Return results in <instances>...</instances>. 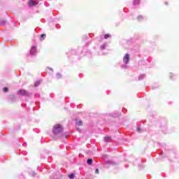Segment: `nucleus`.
<instances>
[{
    "mask_svg": "<svg viewBox=\"0 0 179 179\" xmlns=\"http://www.w3.org/2000/svg\"><path fill=\"white\" fill-rule=\"evenodd\" d=\"M76 125H78V127H82V125H83V122H82V120H79V119H76Z\"/></svg>",
    "mask_w": 179,
    "mask_h": 179,
    "instance_id": "nucleus-5",
    "label": "nucleus"
},
{
    "mask_svg": "<svg viewBox=\"0 0 179 179\" xmlns=\"http://www.w3.org/2000/svg\"><path fill=\"white\" fill-rule=\"evenodd\" d=\"M41 83L40 81H36L34 84L35 87H37V86H40V84Z\"/></svg>",
    "mask_w": 179,
    "mask_h": 179,
    "instance_id": "nucleus-11",
    "label": "nucleus"
},
{
    "mask_svg": "<svg viewBox=\"0 0 179 179\" xmlns=\"http://www.w3.org/2000/svg\"><path fill=\"white\" fill-rule=\"evenodd\" d=\"M138 17H142V16H139Z\"/></svg>",
    "mask_w": 179,
    "mask_h": 179,
    "instance_id": "nucleus-18",
    "label": "nucleus"
},
{
    "mask_svg": "<svg viewBox=\"0 0 179 179\" xmlns=\"http://www.w3.org/2000/svg\"><path fill=\"white\" fill-rule=\"evenodd\" d=\"M110 140H111V137H110V136H106V137L104 138L105 142H110Z\"/></svg>",
    "mask_w": 179,
    "mask_h": 179,
    "instance_id": "nucleus-8",
    "label": "nucleus"
},
{
    "mask_svg": "<svg viewBox=\"0 0 179 179\" xmlns=\"http://www.w3.org/2000/svg\"><path fill=\"white\" fill-rule=\"evenodd\" d=\"M29 6H34V5H37V3L34 0H29Z\"/></svg>",
    "mask_w": 179,
    "mask_h": 179,
    "instance_id": "nucleus-6",
    "label": "nucleus"
},
{
    "mask_svg": "<svg viewBox=\"0 0 179 179\" xmlns=\"http://www.w3.org/2000/svg\"><path fill=\"white\" fill-rule=\"evenodd\" d=\"M64 131V127L59 124H55L53 127V133L55 134H61Z\"/></svg>",
    "mask_w": 179,
    "mask_h": 179,
    "instance_id": "nucleus-1",
    "label": "nucleus"
},
{
    "mask_svg": "<svg viewBox=\"0 0 179 179\" xmlns=\"http://www.w3.org/2000/svg\"><path fill=\"white\" fill-rule=\"evenodd\" d=\"M30 176H31V177H34V176H36V173H34L33 171H31L30 172Z\"/></svg>",
    "mask_w": 179,
    "mask_h": 179,
    "instance_id": "nucleus-13",
    "label": "nucleus"
},
{
    "mask_svg": "<svg viewBox=\"0 0 179 179\" xmlns=\"http://www.w3.org/2000/svg\"><path fill=\"white\" fill-rule=\"evenodd\" d=\"M62 78V76L59 73H57L56 75V79L58 80L59 79H61Z\"/></svg>",
    "mask_w": 179,
    "mask_h": 179,
    "instance_id": "nucleus-9",
    "label": "nucleus"
},
{
    "mask_svg": "<svg viewBox=\"0 0 179 179\" xmlns=\"http://www.w3.org/2000/svg\"><path fill=\"white\" fill-rule=\"evenodd\" d=\"M8 88L7 87H4L3 88V92H4V93H6V92H8Z\"/></svg>",
    "mask_w": 179,
    "mask_h": 179,
    "instance_id": "nucleus-16",
    "label": "nucleus"
},
{
    "mask_svg": "<svg viewBox=\"0 0 179 179\" xmlns=\"http://www.w3.org/2000/svg\"><path fill=\"white\" fill-rule=\"evenodd\" d=\"M108 37H110V34H105L104 38L107 39V38H108Z\"/></svg>",
    "mask_w": 179,
    "mask_h": 179,
    "instance_id": "nucleus-15",
    "label": "nucleus"
},
{
    "mask_svg": "<svg viewBox=\"0 0 179 179\" xmlns=\"http://www.w3.org/2000/svg\"><path fill=\"white\" fill-rule=\"evenodd\" d=\"M18 93H20L21 96H29V92L26 90H20Z\"/></svg>",
    "mask_w": 179,
    "mask_h": 179,
    "instance_id": "nucleus-4",
    "label": "nucleus"
},
{
    "mask_svg": "<svg viewBox=\"0 0 179 179\" xmlns=\"http://www.w3.org/2000/svg\"><path fill=\"white\" fill-rule=\"evenodd\" d=\"M36 53L37 48H36V46H32L29 52L30 55H36Z\"/></svg>",
    "mask_w": 179,
    "mask_h": 179,
    "instance_id": "nucleus-2",
    "label": "nucleus"
},
{
    "mask_svg": "<svg viewBox=\"0 0 179 179\" xmlns=\"http://www.w3.org/2000/svg\"><path fill=\"white\" fill-rule=\"evenodd\" d=\"M41 38H43V40H44V38H45V37H46L45 34H41Z\"/></svg>",
    "mask_w": 179,
    "mask_h": 179,
    "instance_id": "nucleus-14",
    "label": "nucleus"
},
{
    "mask_svg": "<svg viewBox=\"0 0 179 179\" xmlns=\"http://www.w3.org/2000/svg\"><path fill=\"white\" fill-rule=\"evenodd\" d=\"M96 174H99V169H96L95 171Z\"/></svg>",
    "mask_w": 179,
    "mask_h": 179,
    "instance_id": "nucleus-17",
    "label": "nucleus"
},
{
    "mask_svg": "<svg viewBox=\"0 0 179 179\" xmlns=\"http://www.w3.org/2000/svg\"><path fill=\"white\" fill-rule=\"evenodd\" d=\"M87 164H92L93 163V159H88L87 161Z\"/></svg>",
    "mask_w": 179,
    "mask_h": 179,
    "instance_id": "nucleus-10",
    "label": "nucleus"
},
{
    "mask_svg": "<svg viewBox=\"0 0 179 179\" xmlns=\"http://www.w3.org/2000/svg\"><path fill=\"white\" fill-rule=\"evenodd\" d=\"M129 55L128 54H126L125 56L123 57V62L124 64H128L129 62Z\"/></svg>",
    "mask_w": 179,
    "mask_h": 179,
    "instance_id": "nucleus-3",
    "label": "nucleus"
},
{
    "mask_svg": "<svg viewBox=\"0 0 179 179\" xmlns=\"http://www.w3.org/2000/svg\"><path fill=\"white\" fill-rule=\"evenodd\" d=\"M141 3V0H133V5L136 6V5H139Z\"/></svg>",
    "mask_w": 179,
    "mask_h": 179,
    "instance_id": "nucleus-7",
    "label": "nucleus"
},
{
    "mask_svg": "<svg viewBox=\"0 0 179 179\" xmlns=\"http://www.w3.org/2000/svg\"><path fill=\"white\" fill-rule=\"evenodd\" d=\"M69 178L70 179H73L75 178V175L73 173H71L69 176Z\"/></svg>",
    "mask_w": 179,
    "mask_h": 179,
    "instance_id": "nucleus-12",
    "label": "nucleus"
}]
</instances>
